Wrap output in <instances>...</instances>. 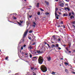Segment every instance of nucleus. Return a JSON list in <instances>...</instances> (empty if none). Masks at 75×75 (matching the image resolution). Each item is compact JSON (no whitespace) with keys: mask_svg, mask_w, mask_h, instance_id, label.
I'll return each instance as SVG.
<instances>
[{"mask_svg":"<svg viewBox=\"0 0 75 75\" xmlns=\"http://www.w3.org/2000/svg\"><path fill=\"white\" fill-rule=\"evenodd\" d=\"M29 49H30V50H31V49H33V47H32L31 46H30L29 47Z\"/></svg>","mask_w":75,"mask_h":75,"instance_id":"nucleus-19","label":"nucleus"},{"mask_svg":"<svg viewBox=\"0 0 75 75\" xmlns=\"http://www.w3.org/2000/svg\"><path fill=\"white\" fill-rule=\"evenodd\" d=\"M35 21H37V18H36V17L35 18Z\"/></svg>","mask_w":75,"mask_h":75,"instance_id":"nucleus-48","label":"nucleus"},{"mask_svg":"<svg viewBox=\"0 0 75 75\" xmlns=\"http://www.w3.org/2000/svg\"><path fill=\"white\" fill-rule=\"evenodd\" d=\"M57 40L58 41H61V39L60 38H58Z\"/></svg>","mask_w":75,"mask_h":75,"instance_id":"nucleus-36","label":"nucleus"},{"mask_svg":"<svg viewBox=\"0 0 75 75\" xmlns=\"http://www.w3.org/2000/svg\"><path fill=\"white\" fill-rule=\"evenodd\" d=\"M60 59L61 60H64V59H63V58H60Z\"/></svg>","mask_w":75,"mask_h":75,"instance_id":"nucleus-51","label":"nucleus"},{"mask_svg":"<svg viewBox=\"0 0 75 75\" xmlns=\"http://www.w3.org/2000/svg\"><path fill=\"white\" fill-rule=\"evenodd\" d=\"M71 51H69V53H71Z\"/></svg>","mask_w":75,"mask_h":75,"instance_id":"nucleus-62","label":"nucleus"},{"mask_svg":"<svg viewBox=\"0 0 75 75\" xmlns=\"http://www.w3.org/2000/svg\"><path fill=\"white\" fill-rule=\"evenodd\" d=\"M55 17L56 18V19H57V20L58 19H59V18L58 17V16H55Z\"/></svg>","mask_w":75,"mask_h":75,"instance_id":"nucleus-33","label":"nucleus"},{"mask_svg":"<svg viewBox=\"0 0 75 75\" xmlns=\"http://www.w3.org/2000/svg\"><path fill=\"white\" fill-rule=\"evenodd\" d=\"M55 16H58V17H59V15H58L57 14V13H56V11H55Z\"/></svg>","mask_w":75,"mask_h":75,"instance_id":"nucleus-15","label":"nucleus"},{"mask_svg":"<svg viewBox=\"0 0 75 75\" xmlns=\"http://www.w3.org/2000/svg\"><path fill=\"white\" fill-rule=\"evenodd\" d=\"M32 15L29 16L30 18H31V17H32Z\"/></svg>","mask_w":75,"mask_h":75,"instance_id":"nucleus-53","label":"nucleus"},{"mask_svg":"<svg viewBox=\"0 0 75 75\" xmlns=\"http://www.w3.org/2000/svg\"><path fill=\"white\" fill-rule=\"evenodd\" d=\"M66 6H68V4H66Z\"/></svg>","mask_w":75,"mask_h":75,"instance_id":"nucleus-61","label":"nucleus"},{"mask_svg":"<svg viewBox=\"0 0 75 75\" xmlns=\"http://www.w3.org/2000/svg\"><path fill=\"white\" fill-rule=\"evenodd\" d=\"M51 47L52 48H53L54 47H55V46L54 45H51Z\"/></svg>","mask_w":75,"mask_h":75,"instance_id":"nucleus-14","label":"nucleus"},{"mask_svg":"<svg viewBox=\"0 0 75 75\" xmlns=\"http://www.w3.org/2000/svg\"><path fill=\"white\" fill-rule=\"evenodd\" d=\"M37 69V68H35V69Z\"/></svg>","mask_w":75,"mask_h":75,"instance_id":"nucleus-64","label":"nucleus"},{"mask_svg":"<svg viewBox=\"0 0 75 75\" xmlns=\"http://www.w3.org/2000/svg\"><path fill=\"white\" fill-rule=\"evenodd\" d=\"M71 13H72V15H73V16H74V12L72 11Z\"/></svg>","mask_w":75,"mask_h":75,"instance_id":"nucleus-41","label":"nucleus"},{"mask_svg":"<svg viewBox=\"0 0 75 75\" xmlns=\"http://www.w3.org/2000/svg\"><path fill=\"white\" fill-rule=\"evenodd\" d=\"M72 24H75V21H73L72 22Z\"/></svg>","mask_w":75,"mask_h":75,"instance_id":"nucleus-35","label":"nucleus"},{"mask_svg":"<svg viewBox=\"0 0 75 75\" xmlns=\"http://www.w3.org/2000/svg\"><path fill=\"white\" fill-rule=\"evenodd\" d=\"M67 9L68 11H70V9H69V8L68 7H67Z\"/></svg>","mask_w":75,"mask_h":75,"instance_id":"nucleus-32","label":"nucleus"},{"mask_svg":"<svg viewBox=\"0 0 75 75\" xmlns=\"http://www.w3.org/2000/svg\"><path fill=\"white\" fill-rule=\"evenodd\" d=\"M40 69L43 72H45L47 71V67L44 65L42 66L41 67Z\"/></svg>","mask_w":75,"mask_h":75,"instance_id":"nucleus-1","label":"nucleus"},{"mask_svg":"<svg viewBox=\"0 0 75 75\" xmlns=\"http://www.w3.org/2000/svg\"><path fill=\"white\" fill-rule=\"evenodd\" d=\"M45 3L46 5H47V6H49V2H48V1H45Z\"/></svg>","mask_w":75,"mask_h":75,"instance_id":"nucleus-11","label":"nucleus"},{"mask_svg":"<svg viewBox=\"0 0 75 75\" xmlns=\"http://www.w3.org/2000/svg\"><path fill=\"white\" fill-rule=\"evenodd\" d=\"M44 60L43 58L41 56H40L38 59V62L40 64H42Z\"/></svg>","mask_w":75,"mask_h":75,"instance_id":"nucleus-2","label":"nucleus"},{"mask_svg":"<svg viewBox=\"0 0 75 75\" xmlns=\"http://www.w3.org/2000/svg\"><path fill=\"white\" fill-rule=\"evenodd\" d=\"M9 22H10V23H14V22H11V21H9Z\"/></svg>","mask_w":75,"mask_h":75,"instance_id":"nucleus-56","label":"nucleus"},{"mask_svg":"<svg viewBox=\"0 0 75 75\" xmlns=\"http://www.w3.org/2000/svg\"><path fill=\"white\" fill-rule=\"evenodd\" d=\"M65 64L66 65H68V63L67 62H65Z\"/></svg>","mask_w":75,"mask_h":75,"instance_id":"nucleus-44","label":"nucleus"},{"mask_svg":"<svg viewBox=\"0 0 75 75\" xmlns=\"http://www.w3.org/2000/svg\"><path fill=\"white\" fill-rule=\"evenodd\" d=\"M68 45H69V48H71V43L70 42L69 43Z\"/></svg>","mask_w":75,"mask_h":75,"instance_id":"nucleus-13","label":"nucleus"},{"mask_svg":"<svg viewBox=\"0 0 75 75\" xmlns=\"http://www.w3.org/2000/svg\"><path fill=\"white\" fill-rule=\"evenodd\" d=\"M56 74V72H52V74Z\"/></svg>","mask_w":75,"mask_h":75,"instance_id":"nucleus-28","label":"nucleus"},{"mask_svg":"<svg viewBox=\"0 0 75 75\" xmlns=\"http://www.w3.org/2000/svg\"><path fill=\"white\" fill-rule=\"evenodd\" d=\"M44 44H47V42H44Z\"/></svg>","mask_w":75,"mask_h":75,"instance_id":"nucleus-57","label":"nucleus"},{"mask_svg":"<svg viewBox=\"0 0 75 75\" xmlns=\"http://www.w3.org/2000/svg\"><path fill=\"white\" fill-rule=\"evenodd\" d=\"M66 49L67 51H69V50H68V48H67V47L66 48Z\"/></svg>","mask_w":75,"mask_h":75,"instance_id":"nucleus-46","label":"nucleus"},{"mask_svg":"<svg viewBox=\"0 0 75 75\" xmlns=\"http://www.w3.org/2000/svg\"><path fill=\"white\" fill-rule=\"evenodd\" d=\"M27 54H28L27 53H25V55H27Z\"/></svg>","mask_w":75,"mask_h":75,"instance_id":"nucleus-60","label":"nucleus"},{"mask_svg":"<svg viewBox=\"0 0 75 75\" xmlns=\"http://www.w3.org/2000/svg\"><path fill=\"white\" fill-rule=\"evenodd\" d=\"M70 18L71 19H72V18H73L74 19V16H70Z\"/></svg>","mask_w":75,"mask_h":75,"instance_id":"nucleus-17","label":"nucleus"},{"mask_svg":"<svg viewBox=\"0 0 75 75\" xmlns=\"http://www.w3.org/2000/svg\"><path fill=\"white\" fill-rule=\"evenodd\" d=\"M55 11H56V12H57V11H58V8L57 7H56V8H55Z\"/></svg>","mask_w":75,"mask_h":75,"instance_id":"nucleus-22","label":"nucleus"},{"mask_svg":"<svg viewBox=\"0 0 75 75\" xmlns=\"http://www.w3.org/2000/svg\"><path fill=\"white\" fill-rule=\"evenodd\" d=\"M73 52H75V50H73Z\"/></svg>","mask_w":75,"mask_h":75,"instance_id":"nucleus-55","label":"nucleus"},{"mask_svg":"<svg viewBox=\"0 0 75 75\" xmlns=\"http://www.w3.org/2000/svg\"><path fill=\"white\" fill-rule=\"evenodd\" d=\"M61 2V1H60L59 2V3H61V2Z\"/></svg>","mask_w":75,"mask_h":75,"instance_id":"nucleus-63","label":"nucleus"},{"mask_svg":"<svg viewBox=\"0 0 75 75\" xmlns=\"http://www.w3.org/2000/svg\"><path fill=\"white\" fill-rule=\"evenodd\" d=\"M37 53H38V54H41V53H42L43 52L40 51V50H37Z\"/></svg>","mask_w":75,"mask_h":75,"instance_id":"nucleus-4","label":"nucleus"},{"mask_svg":"<svg viewBox=\"0 0 75 75\" xmlns=\"http://www.w3.org/2000/svg\"><path fill=\"white\" fill-rule=\"evenodd\" d=\"M20 22H21V24H22V23H23V21H20Z\"/></svg>","mask_w":75,"mask_h":75,"instance_id":"nucleus-34","label":"nucleus"},{"mask_svg":"<svg viewBox=\"0 0 75 75\" xmlns=\"http://www.w3.org/2000/svg\"><path fill=\"white\" fill-rule=\"evenodd\" d=\"M45 14H46V15H48L50 14V13L48 12H46V13Z\"/></svg>","mask_w":75,"mask_h":75,"instance_id":"nucleus-31","label":"nucleus"},{"mask_svg":"<svg viewBox=\"0 0 75 75\" xmlns=\"http://www.w3.org/2000/svg\"><path fill=\"white\" fill-rule=\"evenodd\" d=\"M17 23H18V24H19V25H20V26H22V25L21 24V23H19L18 21H17Z\"/></svg>","mask_w":75,"mask_h":75,"instance_id":"nucleus-16","label":"nucleus"},{"mask_svg":"<svg viewBox=\"0 0 75 75\" xmlns=\"http://www.w3.org/2000/svg\"><path fill=\"white\" fill-rule=\"evenodd\" d=\"M28 38H29V40H31V38L30 37V36L28 37Z\"/></svg>","mask_w":75,"mask_h":75,"instance_id":"nucleus-40","label":"nucleus"},{"mask_svg":"<svg viewBox=\"0 0 75 75\" xmlns=\"http://www.w3.org/2000/svg\"><path fill=\"white\" fill-rule=\"evenodd\" d=\"M33 24H34L33 25V27H35V25H36V23L35 22H33Z\"/></svg>","mask_w":75,"mask_h":75,"instance_id":"nucleus-8","label":"nucleus"},{"mask_svg":"<svg viewBox=\"0 0 75 75\" xmlns=\"http://www.w3.org/2000/svg\"><path fill=\"white\" fill-rule=\"evenodd\" d=\"M13 18V19H14V20H16V19H17V18L13 16L12 17Z\"/></svg>","mask_w":75,"mask_h":75,"instance_id":"nucleus-24","label":"nucleus"},{"mask_svg":"<svg viewBox=\"0 0 75 75\" xmlns=\"http://www.w3.org/2000/svg\"><path fill=\"white\" fill-rule=\"evenodd\" d=\"M37 58H38V57H33V58H34V59H37Z\"/></svg>","mask_w":75,"mask_h":75,"instance_id":"nucleus-18","label":"nucleus"},{"mask_svg":"<svg viewBox=\"0 0 75 75\" xmlns=\"http://www.w3.org/2000/svg\"><path fill=\"white\" fill-rule=\"evenodd\" d=\"M61 30H62V28H60V29L59 30V31H60V32H61Z\"/></svg>","mask_w":75,"mask_h":75,"instance_id":"nucleus-37","label":"nucleus"},{"mask_svg":"<svg viewBox=\"0 0 75 75\" xmlns=\"http://www.w3.org/2000/svg\"><path fill=\"white\" fill-rule=\"evenodd\" d=\"M47 45H48V46L49 48H51V47H50V45H49V44L47 43Z\"/></svg>","mask_w":75,"mask_h":75,"instance_id":"nucleus-23","label":"nucleus"},{"mask_svg":"<svg viewBox=\"0 0 75 75\" xmlns=\"http://www.w3.org/2000/svg\"><path fill=\"white\" fill-rule=\"evenodd\" d=\"M34 69V67H32L31 68V70H33V69Z\"/></svg>","mask_w":75,"mask_h":75,"instance_id":"nucleus-29","label":"nucleus"},{"mask_svg":"<svg viewBox=\"0 0 75 75\" xmlns=\"http://www.w3.org/2000/svg\"><path fill=\"white\" fill-rule=\"evenodd\" d=\"M8 56H7L5 59H6V60H7L8 59Z\"/></svg>","mask_w":75,"mask_h":75,"instance_id":"nucleus-26","label":"nucleus"},{"mask_svg":"<svg viewBox=\"0 0 75 75\" xmlns=\"http://www.w3.org/2000/svg\"><path fill=\"white\" fill-rule=\"evenodd\" d=\"M32 32H33V31H32V30H30L29 31V33H32Z\"/></svg>","mask_w":75,"mask_h":75,"instance_id":"nucleus-39","label":"nucleus"},{"mask_svg":"<svg viewBox=\"0 0 75 75\" xmlns=\"http://www.w3.org/2000/svg\"><path fill=\"white\" fill-rule=\"evenodd\" d=\"M28 29L27 30L25 31L23 35V38H25V37H26V35H27V33H28Z\"/></svg>","mask_w":75,"mask_h":75,"instance_id":"nucleus-3","label":"nucleus"},{"mask_svg":"<svg viewBox=\"0 0 75 75\" xmlns=\"http://www.w3.org/2000/svg\"><path fill=\"white\" fill-rule=\"evenodd\" d=\"M40 10L41 11H44L43 9L42 8H40Z\"/></svg>","mask_w":75,"mask_h":75,"instance_id":"nucleus-25","label":"nucleus"},{"mask_svg":"<svg viewBox=\"0 0 75 75\" xmlns=\"http://www.w3.org/2000/svg\"><path fill=\"white\" fill-rule=\"evenodd\" d=\"M63 28H65V25H64L63 26Z\"/></svg>","mask_w":75,"mask_h":75,"instance_id":"nucleus-47","label":"nucleus"},{"mask_svg":"<svg viewBox=\"0 0 75 75\" xmlns=\"http://www.w3.org/2000/svg\"><path fill=\"white\" fill-rule=\"evenodd\" d=\"M33 75H36V73H34V74H33Z\"/></svg>","mask_w":75,"mask_h":75,"instance_id":"nucleus-59","label":"nucleus"},{"mask_svg":"<svg viewBox=\"0 0 75 75\" xmlns=\"http://www.w3.org/2000/svg\"><path fill=\"white\" fill-rule=\"evenodd\" d=\"M65 72H66L67 73V74H68V73H69V71H68V70L67 69H65Z\"/></svg>","mask_w":75,"mask_h":75,"instance_id":"nucleus-12","label":"nucleus"},{"mask_svg":"<svg viewBox=\"0 0 75 75\" xmlns=\"http://www.w3.org/2000/svg\"><path fill=\"white\" fill-rule=\"evenodd\" d=\"M25 41V40L24 39H22L21 40V41L22 42H24V41Z\"/></svg>","mask_w":75,"mask_h":75,"instance_id":"nucleus-21","label":"nucleus"},{"mask_svg":"<svg viewBox=\"0 0 75 75\" xmlns=\"http://www.w3.org/2000/svg\"><path fill=\"white\" fill-rule=\"evenodd\" d=\"M63 17H67L68 16V14L67 13H64L63 15Z\"/></svg>","mask_w":75,"mask_h":75,"instance_id":"nucleus-5","label":"nucleus"},{"mask_svg":"<svg viewBox=\"0 0 75 75\" xmlns=\"http://www.w3.org/2000/svg\"><path fill=\"white\" fill-rule=\"evenodd\" d=\"M72 74H75V72H74V71H72Z\"/></svg>","mask_w":75,"mask_h":75,"instance_id":"nucleus-45","label":"nucleus"},{"mask_svg":"<svg viewBox=\"0 0 75 75\" xmlns=\"http://www.w3.org/2000/svg\"><path fill=\"white\" fill-rule=\"evenodd\" d=\"M60 7H64V3H61L60 5Z\"/></svg>","mask_w":75,"mask_h":75,"instance_id":"nucleus-6","label":"nucleus"},{"mask_svg":"<svg viewBox=\"0 0 75 75\" xmlns=\"http://www.w3.org/2000/svg\"><path fill=\"white\" fill-rule=\"evenodd\" d=\"M21 50H23V47L22 46L21 47Z\"/></svg>","mask_w":75,"mask_h":75,"instance_id":"nucleus-43","label":"nucleus"},{"mask_svg":"<svg viewBox=\"0 0 75 75\" xmlns=\"http://www.w3.org/2000/svg\"><path fill=\"white\" fill-rule=\"evenodd\" d=\"M34 54H37V52H34Z\"/></svg>","mask_w":75,"mask_h":75,"instance_id":"nucleus-58","label":"nucleus"},{"mask_svg":"<svg viewBox=\"0 0 75 75\" xmlns=\"http://www.w3.org/2000/svg\"><path fill=\"white\" fill-rule=\"evenodd\" d=\"M26 47V45H23V47Z\"/></svg>","mask_w":75,"mask_h":75,"instance_id":"nucleus-50","label":"nucleus"},{"mask_svg":"<svg viewBox=\"0 0 75 75\" xmlns=\"http://www.w3.org/2000/svg\"><path fill=\"white\" fill-rule=\"evenodd\" d=\"M37 7L38 8L40 6V3H37V5H36Z\"/></svg>","mask_w":75,"mask_h":75,"instance_id":"nucleus-10","label":"nucleus"},{"mask_svg":"<svg viewBox=\"0 0 75 75\" xmlns=\"http://www.w3.org/2000/svg\"><path fill=\"white\" fill-rule=\"evenodd\" d=\"M71 16V13H69V16Z\"/></svg>","mask_w":75,"mask_h":75,"instance_id":"nucleus-38","label":"nucleus"},{"mask_svg":"<svg viewBox=\"0 0 75 75\" xmlns=\"http://www.w3.org/2000/svg\"><path fill=\"white\" fill-rule=\"evenodd\" d=\"M52 38H53L54 40H55L57 39V38L55 37V35H53L52 36Z\"/></svg>","mask_w":75,"mask_h":75,"instance_id":"nucleus-7","label":"nucleus"},{"mask_svg":"<svg viewBox=\"0 0 75 75\" xmlns=\"http://www.w3.org/2000/svg\"><path fill=\"white\" fill-rule=\"evenodd\" d=\"M63 46H64V47H66V46H67V45H63Z\"/></svg>","mask_w":75,"mask_h":75,"instance_id":"nucleus-54","label":"nucleus"},{"mask_svg":"<svg viewBox=\"0 0 75 75\" xmlns=\"http://www.w3.org/2000/svg\"><path fill=\"white\" fill-rule=\"evenodd\" d=\"M37 14L38 16H39V15H40V12H38Z\"/></svg>","mask_w":75,"mask_h":75,"instance_id":"nucleus-30","label":"nucleus"},{"mask_svg":"<svg viewBox=\"0 0 75 75\" xmlns=\"http://www.w3.org/2000/svg\"><path fill=\"white\" fill-rule=\"evenodd\" d=\"M58 27H61V26L60 25H59V26H57Z\"/></svg>","mask_w":75,"mask_h":75,"instance_id":"nucleus-49","label":"nucleus"},{"mask_svg":"<svg viewBox=\"0 0 75 75\" xmlns=\"http://www.w3.org/2000/svg\"><path fill=\"white\" fill-rule=\"evenodd\" d=\"M29 57L30 58H32V55L31 54H30Z\"/></svg>","mask_w":75,"mask_h":75,"instance_id":"nucleus-27","label":"nucleus"},{"mask_svg":"<svg viewBox=\"0 0 75 75\" xmlns=\"http://www.w3.org/2000/svg\"><path fill=\"white\" fill-rule=\"evenodd\" d=\"M55 47H59V45L58 44H55Z\"/></svg>","mask_w":75,"mask_h":75,"instance_id":"nucleus-20","label":"nucleus"},{"mask_svg":"<svg viewBox=\"0 0 75 75\" xmlns=\"http://www.w3.org/2000/svg\"><path fill=\"white\" fill-rule=\"evenodd\" d=\"M58 49H59V50H61V48H60V47H58Z\"/></svg>","mask_w":75,"mask_h":75,"instance_id":"nucleus-52","label":"nucleus"},{"mask_svg":"<svg viewBox=\"0 0 75 75\" xmlns=\"http://www.w3.org/2000/svg\"><path fill=\"white\" fill-rule=\"evenodd\" d=\"M47 59L48 61H50L51 59V58L50 57H49V58L47 57Z\"/></svg>","mask_w":75,"mask_h":75,"instance_id":"nucleus-9","label":"nucleus"},{"mask_svg":"<svg viewBox=\"0 0 75 75\" xmlns=\"http://www.w3.org/2000/svg\"><path fill=\"white\" fill-rule=\"evenodd\" d=\"M63 23H64V22L63 21H61L60 23L61 24H63Z\"/></svg>","mask_w":75,"mask_h":75,"instance_id":"nucleus-42","label":"nucleus"}]
</instances>
